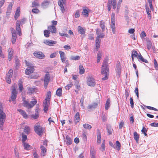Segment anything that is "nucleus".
<instances>
[{"mask_svg":"<svg viewBox=\"0 0 158 158\" xmlns=\"http://www.w3.org/2000/svg\"><path fill=\"white\" fill-rule=\"evenodd\" d=\"M80 12L79 10H77L75 15V17L76 18H78L80 16Z\"/></svg>","mask_w":158,"mask_h":158,"instance_id":"nucleus-61","label":"nucleus"},{"mask_svg":"<svg viewBox=\"0 0 158 158\" xmlns=\"http://www.w3.org/2000/svg\"><path fill=\"white\" fill-rule=\"evenodd\" d=\"M116 146L118 150H119L120 149L121 144L118 141H117L116 142Z\"/></svg>","mask_w":158,"mask_h":158,"instance_id":"nucleus-53","label":"nucleus"},{"mask_svg":"<svg viewBox=\"0 0 158 158\" xmlns=\"http://www.w3.org/2000/svg\"><path fill=\"white\" fill-rule=\"evenodd\" d=\"M56 94L59 97H60L62 96V89L61 88H59L57 90L56 92Z\"/></svg>","mask_w":158,"mask_h":158,"instance_id":"nucleus-40","label":"nucleus"},{"mask_svg":"<svg viewBox=\"0 0 158 158\" xmlns=\"http://www.w3.org/2000/svg\"><path fill=\"white\" fill-rule=\"evenodd\" d=\"M16 33H14L12 35V43L13 44H14L16 40Z\"/></svg>","mask_w":158,"mask_h":158,"instance_id":"nucleus-44","label":"nucleus"},{"mask_svg":"<svg viewBox=\"0 0 158 158\" xmlns=\"http://www.w3.org/2000/svg\"><path fill=\"white\" fill-rule=\"evenodd\" d=\"M13 4L11 2H10L9 3L7 9V11L6 13H10Z\"/></svg>","mask_w":158,"mask_h":158,"instance_id":"nucleus-39","label":"nucleus"},{"mask_svg":"<svg viewBox=\"0 0 158 158\" xmlns=\"http://www.w3.org/2000/svg\"><path fill=\"white\" fill-rule=\"evenodd\" d=\"M65 141L66 143L68 145H70L72 143V140L71 139L68 135L66 136V139Z\"/></svg>","mask_w":158,"mask_h":158,"instance_id":"nucleus-29","label":"nucleus"},{"mask_svg":"<svg viewBox=\"0 0 158 158\" xmlns=\"http://www.w3.org/2000/svg\"><path fill=\"white\" fill-rule=\"evenodd\" d=\"M17 110L20 112L21 114L24 118H27V114L23 110L21 109H18Z\"/></svg>","mask_w":158,"mask_h":158,"instance_id":"nucleus-31","label":"nucleus"},{"mask_svg":"<svg viewBox=\"0 0 158 158\" xmlns=\"http://www.w3.org/2000/svg\"><path fill=\"white\" fill-rule=\"evenodd\" d=\"M128 10H126L125 13V19L127 22L129 20V18L128 16Z\"/></svg>","mask_w":158,"mask_h":158,"instance_id":"nucleus-51","label":"nucleus"},{"mask_svg":"<svg viewBox=\"0 0 158 158\" xmlns=\"http://www.w3.org/2000/svg\"><path fill=\"white\" fill-rule=\"evenodd\" d=\"M147 131V130L146 129V128L144 127H143L142 129L141 130V131L144 134L145 136L147 135V134L146 133Z\"/></svg>","mask_w":158,"mask_h":158,"instance_id":"nucleus-59","label":"nucleus"},{"mask_svg":"<svg viewBox=\"0 0 158 158\" xmlns=\"http://www.w3.org/2000/svg\"><path fill=\"white\" fill-rule=\"evenodd\" d=\"M13 71L12 69H10L7 74L6 77H11L13 74Z\"/></svg>","mask_w":158,"mask_h":158,"instance_id":"nucleus-49","label":"nucleus"},{"mask_svg":"<svg viewBox=\"0 0 158 158\" xmlns=\"http://www.w3.org/2000/svg\"><path fill=\"white\" fill-rule=\"evenodd\" d=\"M40 149L41 150V156H44L46 155L47 151L46 149L43 145L41 146Z\"/></svg>","mask_w":158,"mask_h":158,"instance_id":"nucleus-21","label":"nucleus"},{"mask_svg":"<svg viewBox=\"0 0 158 158\" xmlns=\"http://www.w3.org/2000/svg\"><path fill=\"white\" fill-rule=\"evenodd\" d=\"M34 71L33 67H29L25 70V73L27 75H29L33 73Z\"/></svg>","mask_w":158,"mask_h":158,"instance_id":"nucleus-14","label":"nucleus"},{"mask_svg":"<svg viewBox=\"0 0 158 158\" xmlns=\"http://www.w3.org/2000/svg\"><path fill=\"white\" fill-rule=\"evenodd\" d=\"M50 81V76L49 74H46L44 78V87L45 89L47 87Z\"/></svg>","mask_w":158,"mask_h":158,"instance_id":"nucleus-9","label":"nucleus"},{"mask_svg":"<svg viewBox=\"0 0 158 158\" xmlns=\"http://www.w3.org/2000/svg\"><path fill=\"white\" fill-rule=\"evenodd\" d=\"M26 18H23V19L20 20V21H18L19 22V24L22 25L25 23L26 21Z\"/></svg>","mask_w":158,"mask_h":158,"instance_id":"nucleus-58","label":"nucleus"},{"mask_svg":"<svg viewBox=\"0 0 158 158\" xmlns=\"http://www.w3.org/2000/svg\"><path fill=\"white\" fill-rule=\"evenodd\" d=\"M16 29L17 31H18V34L19 35H21V30L20 27V24H19V22L18 21H17L16 23Z\"/></svg>","mask_w":158,"mask_h":158,"instance_id":"nucleus-18","label":"nucleus"},{"mask_svg":"<svg viewBox=\"0 0 158 158\" xmlns=\"http://www.w3.org/2000/svg\"><path fill=\"white\" fill-rule=\"evenodd\" d=\"M44 36L46 37H48L49 36L50 32L48 30H44Z\"/></svg>","mask_w":158,"mask_h":158,"instance_id":"nucleus-48","label":"nucleus"},{"mask_svg":"<svg viewBox=\"0 0 158 158\" xmlns=\"http://www.w3.org/2000/svg\"><path fill=\"white\" fill-rule=\"evenodd\" d=\"M101 40L100 39H96V47L97 50L99 48Z\"/></svg>","mask_w":158,"mask_h":158,"instance_id":"nucleus-38","label":"nucleus"},{"mask_svg":"<svg viewBox=\"0 0 158 158\" xmlns=\"http://www.w3.org/2000/svg\"><path fill=\"white\" fill-rule=\"evenodd\" d=\"M58 52L57 51H56L55 52L51 54L50 55V57L51 58H53L55 57L57 55V54Z\"/></svg>","mask_w":158,"mask_h":158,"instance_id":"nucleus-55","label":"nucleus"},{"mask_svg":"<svg viewBox=\"0 0 158 158\" xmlns=\"http://www.w3.org/2000/svg\"><path fill=\"white\" fill-rule=\"evenodd\" d=\"M59 53L60 55V58L62 62H64L66 60V58L65 57V53L64 52L62 51H59Z\"/></svg>","mask_w":158,"mask_h":158,"instance_id":"nucleus-23","label":"nucleus"},{"mask_svg":"<svg viewBox=\"0 0 158 158\" xmlns=\"http://www.w3.org/2000/svg\"><path fill=\"white\" fill-rule=\"evenodd\" d=\"M110 98H108L106 101L105 106V109L106 110H107L109 108L110 106Z\"/></svg>","mask_w":158,"mask_h":158,"instance_id":"nucleus-33","label":"nucleus"},{"mask_svg":"<svg viewBox=\"0 0 158 158\" xmlns=\"http://www.w3.org/2000/svg\"><path fill=\"white\" fill-rule=\"evenodd\" d=\"M8 59L9 61H10L13 57V50L12 48H10L8 50Z\"/></svg>","mask_w":158,"mask_h":158,"instance_id":"nucleus-15","label":"nucleus"},{"mask_svg":"<svg viewBox=\"0 0 158 158\" xmlns=\"http://www.w3.org/2000/svg\"><path fill=\"white\" fill-rule=\"evenodd\" d=\"M6 115L4 112L0 113V128L2 130L3 129V125L5 121Z\"/></svg>","mask_w":158,"mask_h":158,"instance_id":"nucleus-3","label":"nucleus"},{"mask_svg":"<svg viewBox=\"0 0 158 158\" xmlns=\"http://www.w3.org/2000/svg\"><path fill=\"white\" fill-rule=\"evenodd\" d=\"M146 107L148 109H149V110H154L155 111H158V110L157 109H156V108H155L154 107H152V106H146Z\"/></svg>","mask_w":158,"mask_h":158,"instance_id":"nucleus-62","label":"nucleus"},{"mask_svg":"<svg viewBox=\"0 0 158 158\" xmlns=\"http://www.w3.org/2000/svg\"><path fill=\"white\" fill-rule=\"evenodd\" d=\"M100 27L102 29V31L103 32L105 31V25L104 23L102 21H100Z\"/></svg>","mask_w":158,"mask_h":158,"instance_id":"nucleus-41","label":"nucleus"},{"mask_svg":"<svg viewBox=\"0 0 158 158\" xmlns=\"http://www.w3.org/2000/svg\"><path fill=\"white\" fill-rule=\"evenodd\" d=\"M82 13L83 15L85 16L86 17L88 16L89 15V13L87 10L85 9H84L82 12Z\"/></svg>","mask_w":158,"mask_h":158,"instance_id":"nucleus-45","label":"nucleus"},{"mask_svg":"<svg viewBox=\"0 0 158 158\" xmlns=\"http://www.w3.org/2000/svg\"><path fill=\"white\" fill-rule=\"evenodd\" d=\"M24 132L25 133L28 134L30 131V128L29 127L25 126L24 128Z\"/></svg>","mask_w":158,"mask_h":158,"instance_id":"nucleus-43","label":"nucleus"},{"mask_svg":"<svg viewBox=\"0 0 158 158\" xmlns=\"http://www.w3.org/2000/svg\"><path fill=\"white\" fill-rule=\"evenodd\" d=\"M138 59L139 61H141L146 63L148 62V61L145 59L143 58L142 56L141 55L140 53L138 55Z\"/></svg>","mask_w":158,"mask_h":158,"instance_id":"nucleus-24","label":"nucleus"},{"mask_svg":"<svg viewBox=\"0 0 158 158\" xmlns=\"http://www.w3.org/2000/svg\"><path fill=\"white\" fill-rule=\"evenodd\" d=\"M98 135L97 138V143H100L101 142V135L99 130H98Z\"/></svg>","mask_w":158,"mask_h":158,"instance_id":"nucleus-35","label":"nucleus"},{"mask_svg":"<svg viewBox=\"0 0 158 158\" xmlns=\"http://www.w3.org/2000/svg\"><path fill=\"white\" fill-rule=\"evenodd\" d=\"M11 95L9 99V102H12L14 104L16 103L15 100L17 96V92L16 90L15 84L11 88Z\"/></svg>","mask_w":158,"mask_h":158,"instance_id":"nucleus-2","label":"nucleus"},{"mask_svg":"<svg viewBox=\"0 0 158 158\" xmlns=\"http://www.w3.org/2000/svg\"><path fill=\"white\" fill-rule=\"evenodd\" d=\"M83 126V127L85 129L90 130L92 128V126L88 124H84Z\"/></svg>","mask_w":158,"mask_h":158,"instance_id":"nucleus-50","label":"nucleus"},{"mask_svg":"<svg viewBox=\"0 0 158 158\" xmlns=\"http://www.w3.org/2000/svg\"><path fill=\"white\" fill-rule=\"evenodd\" d=\"M98 102H94L91 105H89L87 107V108L89 111H91L96 108L98 106Z\"/></svg>","mask_w":158,"mask_h":158,"instance_id":"nucleus-8","label":"nucleus"},{"mask_svg":"<svg viewBox=\"0 0 158 158\" xmlns=\"http://www.w3.org/2000/svg\"><path fill=\"white\" fill-rule=\"evenodd\" d=\"M87 83L89 86H94L95 85L94 80L93 78H88L87 80Z\"/></svg>","mask_w":158,"mask_h":158,"instance_id":"nucleus-10","label":"nucleus"},{"mask_svg":"<svg viewBox=\"0 0 158 158\" xmlns=\"http://www.w3.org/2000/svg\"><path fill=\"white\" fill-rule=\"evenodd\" d=\"M18 85L19 86V89L21 92L23 89V81L22 79H20L19 81Z\"/></svg>","mask_w":158,"mask_h":158,"instance_id":"nucleus-28","label":"nucleus"},{"mask_svg":"<svg viewBox=\"0 0 158 158\" xmlns=\"http://www.w3.org/2000/svg\"><path fill=\"white\" fill-rule=\"evenodd\" d=\"M102 57V52L100 51L98 52L97 54V62L99 63Z\"/></svg>","mask_w":158,"mask_h":158,"instance_id":"nucleus-37","label":"nucleus"},{"mask_svg":"<svg viewBox=\"0 0 158 158\" xmlns=\"http://www.w3.org/2000/svg\"><path fill=\"white\" fill-rule=\"evenodd\" d=\"M50 102H48L47 100H45L43 103L44 106V111L45 113H47L48 110V106L49 105Z\"/></svg>","mask_w":158,"mask_h":158,"instance_id":"nucleus-11","label":"nucleus"},{"mask_svg":"<svg viewBox=\"0 0 158 158\" xmlns=\"http://www.w3.org/2000/svg\"><path fill=\"white\" fill-rule=\"evenodd\" d=\"M44 43L45 44L50 46H53L54 44H56L57 43L56 41L51 40H46L44 41Z\"/></svg>","mask_w":158,"mask_h":158,"instance_id":"nucleus-12","label":"nucleus"},{"mask_svg":"<svg viewBox=\"0 0 158 158\" xmlns=\"http://www.w3.org/2000/svg\"><path fill=\"white\" fill-rule=\"evenodd\" d=\"M96 154V153L95 152L94 148H91L90 151V156L91 158H96L95 155Z\"/></svg>","mask_w":158,"mask_h":158,"instance_id":"nucleus-26","label":"nucleus"},{"mask_svg":"<svg viewBox=\"0 0 158 158\" xmlns=\"http://www.w3.org/2000/svg\"><path fill=\"white\" fill-rule=\"evenodd\" d=\"M48 29L49 32L53 33H56V27L53 25L50 26L48 27Z\"/></svg>","mask_w":158,"mask_h":158,"instance_id":"nucleus-17","label":"nucleus"},{"mask_svg":"<svg viewBox=\"0 0 158 158\" xmlns=\"http://www.w3.org/2000/svg\"><path fill=\"white\" fill-rule=\"evenodd\" d=\"M77 29H78V32L79 33L81 34V35H83L84 37L85 36V30L83 29V28H82L81 26H79L78 27Z\"/></svg>","mask_w":158,"mask_h":158,"instance_id":"nucleus-19","label":"nucleus"},{"mask_svg":"<svg viewBox=\"0 0 158 158\" xmlns=\"http://www.w3.org/2000/svg\"><path fill=\"white\" fill-rule=\"evenodd\" d=\"M39 115V114H38L37 113L35 114V115H32L31 117L32 118H33L34 119H35L38 118Z\"/></svg>","mask_w":158,"mask_h":158,"instance_id":"nucleus-63","label":"nucleus"},{"mask_svg":"<svg viewBox=\"0 0 158 158\" xmlns=\"http://www.w3.org/2000/svg\"><path fill=\"white\" fill-rule=\"evenodd\" d=\"M121 65L119 62H118L116 65V70L118 76L120 77V75Z\"/></svg>","mask_w":158,"mask_h":158,"instance_id":"nucleus-16","label":"nucleus"},{"mask_svg":"<svg viewBox=\"0 0 158 158\" xmlns=\"http://www.w3.org/2000/svg\"><path fill=\"white\" fill-rule=\"evenodd\" d=\"M150 125L152 127H158V123H153L150 124Z\"/></svg>","mask_w":158,"mask_h":158,"instance_id":"nucleus-64","label":"nucleus"},{"mask_svg":"<svg viewBox=\"0 0 158 158\" xmlns=\"http://www.w3.org/2000/svg\"><path fill=\"white\" fill-rule=\"evenodd\" d=\"M80 58L79 56H72L71 57V59L72 60H78Z\"/></svg>","mask_w":158,"mask_h":158,"instance_id":"nucleus-56","label":"nucleus"},{"mask_svg":"<svg viewBox=\"0 0 158 158\" xmlns=\"http://www.w3.org/2000/svg\"><path fill=\"white\" fill-rule=\"evenodd\" d=\"M22 143H24L25 142V141L27 139V136L24 134L23 133H22Z\"/></svg>","mask_w":158,"mask_h":158,"instance_id":"nucleus-46","label":"nucleus"},{"mask_svg":"<svg viewBox=\"0 0 158 158\" xmlns=\"http://www.w3.org/2000/svg\"><path fill=\"white\" fill-rule=\"evenodd\" d=\"M32 6L33 7H36L37 6H39V3L38 2L36 1H34V2H33L32 3Z\"/></svg>","mask_w":158,"mask_h":158,"instance_id":"nucleus-52","label":"nucleus"},{"mask_svg":"<svg viewBox=\"0 0 158 158\" xmlns=\"http://www.w3.org/2000/svg\"><path fill=\"white\" fill-rule=\"evenodd\" d=\"M152 43L150 41H148L147 42V48L148 50H149L152 47Z\"/></svg>","mask_w":158,"mask_h":158,"instance_id":"nucleus-54","label":"nucleus"},{"mask_svg":"<svg viewBox=\"0 0 158 158\" xmlns=\"http://www.w3.org/2000/svg\"><path fill=\"white\" fill-rule=\"evenodd\" d=\"M138 54L137 51L135 50L133 51L131 53V58L132 59V61L134 62V58L137 57L138 58Z\"/></svg>","mask_w":158,"mask_h":158,"instance_id":"nucleus-25","label":"nucleus"},{"mask_svg":"<svg viewBox=\"0 0 158 158\" xmlns=\"http://www.w3.org/2000/svg\"><path fill=\"white\" fill-rule=\"evenodd\" d=\"M49 1H44L41 3V6L44 8H47L49 5Z\"/></svg>","mask_w":158,"mask_h":158,"instance_id":"nucleus-34","label":"nucleus"},{"mask_svg":"<svg viewBox=\"0 0 158 158\" xmlns=\"http://www.w3.org/2000/svg\"><path fill=\"white\" fill-rule=\"evenodd\" d=\"M15 63L16 64V66H19L20 65V63L19 62V60L18 58H16V57L15 58Z\"/></svg>","mask_w":158,"mask_h":158,"instance_id":"nucleus-60","label":"nucleus"},{"mask_svg":"<svg viewBox=\"0 0 158 158\" xmlns=\"http://www.w3.org/2000/svg\"><path fill=\"white\" fill-rule=\"evenodd\" d=\"M35 88L32 87H29L28 88V91L29 93H34L35 91Z\"/></svg>","mask_w":158,"mask_h":158,"instance_id":"nucleus-47","label":"nucleus"},{"mask_svg":"<svg viewBox=\"0 0 158 158\" xmlns=\"http://www.w3.org/2000/svg\"><path fill=\"white\" fill-rule=\"evenodd\" d=\"M109 71V68L108 65L107 60L105 59L103 62L101 71L102 74H105V77L102 78L103 80L107 79Z\"/></svg>","mask_w":158,"mask_h":158,"instance_id":"nucleus-1","label":"nucleus"},{"mask_svg":"<svg viewBox=\"0 0 158 158\" xmlns=\"http://www.w3.org/2000/svg\"><path fill=\"white\" fill-rule=\"evenodd\" d=\"M111 23L110 27L112 29V31L114 34L115 33V14L112 13L111 15Z\"/></svg>","mask_w":158,"mask_h":158,"instance_id":"nucleus-6","label":"nucleus"},{"mask_svg":"<svg viewBox=\"0 0 158 158\" xmlns=\"http://www.w3.org/2000/svg\"><path fill=\"white\" fill-rule=\"evenodd\" d=\"M20 14V7H18L15 13V20H16L19 17Z\"/></svg>","mask_w":158,"mask_h":158,"instance_id":"nucleus-27","label":"nucleus"},{"mask_svg":"<svg viewBox=\"0 0 158 158\" xmlns=\"http://www.w3.org/2000/svg\"><path fill=\"white\" fill-rule=\"evenodd\" d=\"M75 123L77 124V123L79 122L80 119V114L78 112L76 113L74 115Z\"/></svg>","mask_w":158,"mask_h":158,"instance_id":"nucleus-20","label":"nucleus"},{"mask_svg":"<svg viewBox=\"0 0 158 158\" xmlns=\"http://www.w3.org/2000/svg\"><path fill=\"white\" fill-rule=\"evenodd\" d=\"M66 0H59L58 2V4L60 6V10L61 11L64 13L65 11V9L63 6V4H65Z\"/></svg>","mask_w":158,"mask_h":158,"instance_id":"nucleus-7","label":"nucleus"},{"mask_svg":"<svg viewBox=\"0 0 158 158\" xmlns=\"http://www.w3.org/2000/svg\"><path fill=\"white\" fill-rule=\"evenodd\" d=\"M23 106L25 107L28 108H31V103H29L28 101L24 100L23 102Z\"/></svg>","mask_w":158,"mask_h":158,"instance_id":"nucleus-22","label":"nucleus"},{"mask_svg":"<svg viewBox=\"0 0 158 158\" xmlns=\"http://www.w3.org/2000/svg\"><path fill=\"white\" fill-rule=\"evenodd\" d=\"M79 73L81 74H82L84 73L85 69L82 65H80L79 66Z\"/></svg>","mask_w":158,"mask_h":158,"instance_id":"nucleus-42","label":"nucleus"},{"mask_svg":"<svg viewBox=\"0 0 158 158\" xmlns=\"http://www.w3.org/2000/svg\"><path fill=\"white\" fill-rule=\"evenodd\" d=\"M34 54L35 56L39 59H42L44 56V55L41 52H35Z\"/></svg>","mask_w":158,"mask_h":158,"instance_id":"nucleus-13","label":"nucleus"},{"mask_svg":"<svg viewBox=\"0 0 158 158\" xmlns=\"http://www.w3.org/2000/svg\"><path fill=\"white\" fill-rule=\"evenodd\" d=\"M37 102V101L36 99H34V101H31L30 102V103L31 104V108L35 105L36 104Z\"/></svg>","mask_w":158,"mask_h":158,"instance_id":"nucleus-57","label":"nucleus"},{"mask_svg":"<svg viewBox=\"0 0 158 158\" xmlns=\"http://www.w3.org/2000/svg\"><path fill=\"white\" fill-rule=\"evenodd\" d=\"M51 97V92L50 91H48L46 94V97L45 100H47L48 102H50Z\"/></svg>","mask_w":158,"mask_h":158,"instance_id":"nucleus-36","label":"nucleus"},{"mask_svg":"<svg viewBox=\"0 0 158 158\" xmlns=\"http://www.w3.org/2000/svg\"><path fill=\"white\" fill-rule=\"evenodd\" d=\"M24 149L27 150H30L32 148V147L28 144L25 142L23 143Z\"/></svg>","mask_w":158,"mask_h":158,"instance_id":"nucleus-30","label":"nucleus"},{"mask_svg":"<svg viewBox=\"0 0 158 158\" xmlns=\"http://www.w3.org/2000/svg\"><path fill=\"white\" fill-rule=\"evenodd\" d=\"M134 138L136 141V143H138L139 141V135L136 131H135L133 134Z\"/></svg>","mask_w":158,"mask_h":158,"instance_id":"nucleus-32","label":"nucleus"},{"mask_svg":"<svg viewBox=\"0 0 158 158\" xmlns=\"http://www.w3.org/2000/svg\"><path fill=\"white\" fill-rule=\"evenodd\" d=\"M34 130L35 132L39 136L42 135L44 132V129L38 123L36 124L34 127Z\"/></svg>","mask_w":158,"mask_h":158,"instance_id":"nucleus-4","label":"nucleus"},{"mask_svg":"<svg viewBox=\"0 0 158 158\" xmlns=\"http://www.w3.org/2000/svg\"><path fill=\"white\" fill-rule=\"evenodd\" d=\"M112 6H113V8L115 9L117 6L116 0H108L107 3L108 10L110 11L111 10Z\"/></svg>","mask_w":158,"mask_h":158,"instance_id":"nucleus-5","label":"nucleus"}]
</instances>
